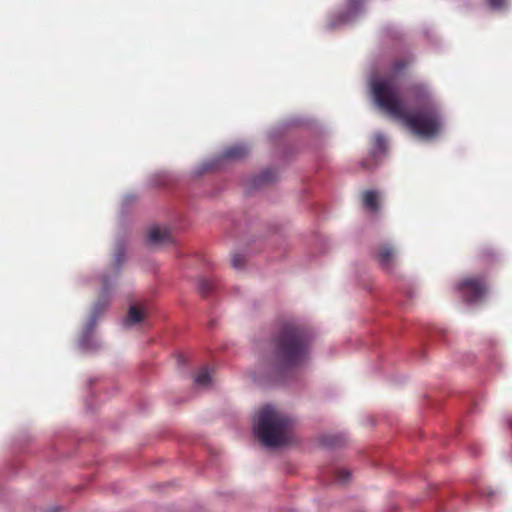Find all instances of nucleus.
Returning <instances> with one entry per match:
<instances>
[{
    "label": "nucleus",
    "mask_w": 512,
    "mask_h": 512,
    "mask_svg": "<svg viewBox=\"0 0 512 512\" xmlns=\"http://www.w3.org/2000/svg\"><path fill=\"white\" fill-rule=\"evenodd\" d=\"M371 88L377 106L403 120L414 134L432 138L441 132L444 121L440 106L425 85L412 87L411 92L416 102V107L412 110L404 107L392 77L375 78L371 82Z\"/></svg>",
    "instance_id": "obj_1"
},
{
    "label": "nucleus",
    "mask_w": 512,
    "mask_h": 512,
    "mask_svg": "<svg viewBox=\"0 0 512 512\" xmlns=\"http://www.w3.org/2000/svg\"><path fill=\"white\" fill-rule=\"evenodd\" d=\"M311 344L309 328L296 323L284 324L275 337L272 351L257 366L254 379L258 382L281 383L290 370L309 358Z\"/></svg>",
    "instance_id": "obj_2"
},
{
    "label": "nucleus",
    "mask_w": 512,
    "mask_h": 512,
    "mask_svg": "<svg viewBox=\"0 0 512 512\" xmlns=\"http://www.w3.org/2000/svg\"><path fill=\"white\" fill-rule=\"evenodd\" d=\"M127 242L124 237L117 239L113 253V268L111 274H103L101 277V293L92 307L88 321L82 328L78 340V347L85 353L97 352L102 345L95 336L98 319L107 311L111 302V291L113 284L120 274L121 268L126 260Z\"/></svg>",
    "instance_id": "obj_3"
},
{
    "label": "nucleus",
    "mask_w": 512,
    "mask_h": 512,
    "mask_svg": "<svg viewBox=\"0 0 512 512\" xmlns=\"http://www.w3.org/2000/svg\"><path fill=\"white\" fill-rule=\"evenodd\" d=\"M293 425L294 420L290 416L267 404L255 415L253 432L264 446L276 448L287 443Z\"/></svg>",
    "instance_id": "obj_4"
},
{
    "label": "nucleus",
    "mask_w": 512,
    "mask_h": 512,
    "mask_svg": "<svg viewBox=\"0 0 512 512\" xmlns=\"http://www.w3.org/2000/svg\"><path fill=\"white\" fill-rule=\"evenodd\" d=\"M250 147L247 144L240 143L227 147L221 155L203 163L196 171L198 175L205 172L220 169L226 161H239L248 156Z\"/></svg>",
    "instance_id": "obj_5"
},
{
    "label": "nucleus",
    "mask_w": 512,
    "mask_h": 512,
    "mask_svg": "<svg viewBox=\"0 0 512 512\" xmlns=\"http://www.w3.org/2000/svg\"><path fill=\"white\" fill-rule=\"evenodd\" d=\"M456 289L468 304H474L481 300L487 291L484 280L479 277H470L462 280L456 285Z\"/></svg>",
    "instance_id": "obj_6"
},
{
    "label": "nucleus",
    "mask_w": 512,
    "mask_h": 512,
    "mask_svg": "<svg viewBox=\"0 0 512 512\" xmlns=\"http://www.w3.org/2000/svg\"><path fill=\"white\" fill-rule=\"evenodd\" d=\"M362 10L363 0H348L346 11L331 16L327 26L329 29H337L351 24L358 18Z\"/></svg>",
    "instance_id": "obj_7"
},
{
    "label": "nucleus",
    "mask_w": 512,
    "mask_h": 512,
    "mask_svg": "<svg viewBox=\"0 0 512 512\" xmlns=\"http://www.w3.org/2000/svg\"><path fill=\"white\" fill-rule=\"evenodd\" d=\"M375 258L382 269L391 271L396 261V251L388 243H383L375 250Z\"/></svg>",
    "instance_id": "obj_8"
},
{
    "label": "nucleus",
    "mask_w": 512,
    "mask_h": 512,
    "mask_svg": "<svg viewBox=\"0 0 512 512\" xmlns=\"http://www.w3.org/2000/svg\"><path fill=\"white\" fill-rule=\"evenodd\" d=\"M277 178V173L271 168L264 169L260 174L254 175L246 181V193H251L259 187L273 183Z\"/></svg>",
    "instance_id": "obj_9"
},
{
    "label": "nucleus",
    "mask_w": 512,
    "mask_h": 512,
    "mask_svg": "<svg viewBox=\"0 0 512 512\" xmlns=\"http://www.w3.org/2000/svg\"><path fill=\"white\" fill-rule=\"evenodd\" d=\"M148 243L153 246L161 244H174V238L171 231L167 228L152 227L147 236Z\"/></svg>",
    "instance_id": "obj_10"
},
{
    "label": "nucleus",
    "mask_w": 512,
    "mask_h": 512,
    "mask_svg": "<svg viewBox=\"0 0 512 512\" xmlns=\"http://www.w3.org/2000/svg\"><path fill=\"white\" fill-rule=\"evenodd\" d=\"M144 320V312L137 305H130L126 317L122 320L125 328L133 327Z\"/></svg>",
    "instance_id": "obj_11"
},
{
    "label": "nucleus",
    "mask_w": 512,
    "mask_h": 512,
    "mask_svg": "<svg viewBox=\"0 0 512 512\" xmlns=\"http://www.w3.org/2000/svg\"><path fill=\"white\" fill-rule=\"evenodd\" d=\"M346 440L344 434H324L320 437L321 445L329 449L341 447L346 443Z\"/></svg>",
    "instance_id": "obj_12"
},
{
    "label": "nucleus",
    "mask_w": 512,
    "mask_h": 512,
    "mask_svg": "<svg viewBox=\"0 0 512 512\" xmlns=\"http://www.w3.org/2000/svg\"><path fill=\"white\" fill-rule=\"evenodd\" d=\"M387 151V140L385 136L381 133H376L374 136V145L370 150V156L374 160H378L381 156H383Z\"/></svg>",
    "instance_id": "obj_13"
},
{
    "label": "nucleus",
    "mask_w": 512,
    "mask_h": 512,
    "mask_svg": "<svg viewBox=\"0 0 512 512\" xmlns=\"http://www.w3.org/2000/svg\"><path fill=\"white\" fill-rule=\"evenodd\" d=\"M195 386L199 388H208L212 384L211 372L207 367H203L194 378Z\"/></svg>",
    "instance_id": "obj_14"
},
{
    "label": "nucleus",
    "mask_w": 512,
    "mask_h": 512,
    "mask_svg": "<svg viewBox=\"0 0 512 512\" xmlns=\"http://www.w3.org/2000/svg\"><path fill=\"white\" fill-rule=\"evenodd\" d=\"M363 205L370 212L377 213L379 211L377 193L373 190L365 192L363 198Z\"/></svg>",
    "instance_id": "obj_15"
},
{
    "label": "nucleus",
    "mask_w": 512,
    "mask_h": 512,
    "mask_svg": "<svg viewBox=\"0 0 512 512\" xmlns=\"http://www.w3.org/2000/svg\"><path fill=\"white\" fill-rule=\"evenodd\" d=\"M214 289V284L211 280L200 277L198 279V291L201 295L207 296L209 295Z\"/></svg>",
    "instance_id": "obj_16"
},
{
    "label": "nucleus",
    "mask_w": 512,
    "mask_h": 512,
    "mask_svg": "<svg viewBox=\"0 0 512 512\" xmlns=\"http://www.w3.org/2000/svg\"><path fill=\"white\" fill-rule=\"evenodd\" d=\"M335 475H336V481L340 484L348 483V481L351 477L350 471L346 470V469H338L337 471H335Z\"/></svg>",
    "instance_id": "obj_17"
},
{
    "label": "nucleus",
    "mask_w": 512,
    "mask_h": 512,
    "mask_svg": "<svg viewBox=\"0 0 512 512\" xmlns=\"http://www.w3.org/2000/svg\"><path fill=\"white\" fill-rule=\"evenodd\" d=\"M478 493L480 496L487 498V500H491L493 497H495L498 494V491L491 488V487H479Z\"/></svg>",
    "instance_id": "obj_18"
},
{
    "label": "nucleus",
    "mask_w": 512,
    "mask_h": 512,
    "mask_svg": "<svg viewBox=\"0 0 512 512\" xmlns=\"http://www.w3.org/2000/svg\"><path fill=\"white\" fill-rule=\"evenodd\" d=\"M245 258L241 253H235L232 257V266L235 269H242L244 267Z\"/></svg>",
    "instance_id": "obj_19"
},
{
    "label": "nucleus",
    "mask_w": 512,
    "mask_h": 512,
    "mask_svg": "<svg viewBox=\"0 0 512 512\" xmlns=\"http://www.w3.org/2000/svg\"><path fill=\"white\" fill-rule=\"evenodd\" d=\"M487 3L493 10H503L506 8V0H487Z\"/></svg>",
    "instance_id": "obj_20"
},
{
    "label": "nucleus",
    "mask_w": 512,
    "mask_h": 512,
    "mask_svg": "<svg viewBox=\"0 0 512 512\" xmlns=\"http://www.w3.org/2000/svg\"><path fill=\"white\" fill-rule=\"evenodd\" d=\"M481 253H482V257L485 259H491L495 256L493 249L488 248V247L484 248Z\"/></svg>",
    "instance_id": "obj_21"
},
{
    "label": "nucleus",
    "mask_w": 512,
    "mask_h": 512,
    "mask_svg": "<svg viewBox=\"0 0 512 512\" xmlns=\"http://www.w3.org/2000/svg\"><path fill=\"white\" fill-rule=\"evenodd\" d=\"M404 64L402 62H397L396 65H395V69L396 70H401L404 68Z\"/></svg>",
    "instance_id": "obj_22"
},
{
    "label": "nucleus",
    "mask_w": 512,
    "mask_h": 512,
    "mask_svg": "<svg viewBox=\"0 0 512 512\" xmlns=\"http://www.w3.org/2000/svg\"><path fill=\"white\" fill-rule=\"evenodd\" d=\"M60 510L59 507H51L46 512H58Z\"/></svg>",
    "instance_id": "obj_23"
},
{
    "label": "nucleus",
    "mask_w": 512,
    "mask_h": 512,
    "mask_svg": "<svg viewBox=\"0 0 512 512\" xmlns=\"http://www.w3.org/2000/svg\"><path fill=\"white\" fill-rule=\"evenodd\" d=\"M361 165H362L364 168L371 169V167H370V166H368V165L366 164V162H364V161H363V162H361Z\"/></svg>",
    "instance_id": "obj_24"
},
{
    "label": "nucleus",
    "mask_w": 512,
    "mask_h": 512,
    "mask_svg": "<svg viewBox=\"0 0 512 512\" xmlns=\"http://www.w3.org/2000/svg\"><path fill=\"white\" fill-rule=\"evenodd\" d=\"M178 363H179V364H184V358H183L182 356H180V357L178 358Z\"/></svg>",
    "instance_id": "obj_25"
},
{
    "label": "nucleus",
    "mask_w": 512,
    "mask_h": 512,
    "mask_svg": "<svg viewBox=\"0 0 512 512\" xmlns=\"http://www.w3.org/2000/svg\"><path fill=\"white\" fill-rule=\"evenodd\" d=\"M126 200H131V201H133L134 199H133L131 196H128Z\"/></svg>",
    "instance_id": "obj_26"
}]
</instances>
